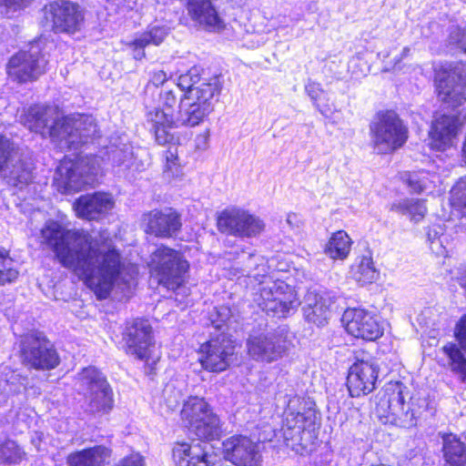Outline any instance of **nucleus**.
Returning a JSON list of instances; mask_svg holds the SVG:
<instances>
[{
    "instance_id": "nucleus-1",
    "label": "nucleus",
    "mask_w": 466,
    "mask_h": 466,
    "mask_svg": "<svg viewBox=\"0 0 466 466\" xmlns=\"http://www.w3.org/2000/svg\"><path fill=\"white\" fill-rule=\"evenodd\" d=\"M41 243L51 249L59 263L72 269L99 299L108 297L114 288L128 292L137 275L135 265H126L116 248L99 245L84 229L68 230L58 222L48 221L41 229Z\"/></svg>"
},
{
    "instance_id": "nucleus-2",
    "label": "nucleus",
    "mask_w": 466,
    "mask_h": 466,
    "mask_svg": "<svg viewBox=\"0 0 466 466\" xmlns=\"http://www.w3.org/2000/svg\"><path fill=\"white\" fill-rule=\"evenodd\" d=\"M19 117L30 131L49 137L61 149H76L99 136L92 116H63L53 106H32Z\"/></svg>"
},
{
    "instance_id": "nucleus-3",
    "label": "nucleus",
    "mask_w": 466,
    "mask_h": 466,
    "mask_svg": "<svg viewBox=\"0 0 466 466\" xmlns=\"http://www.w3.org/2000/svg\"><path fill=\"white\" fill-rule=\"evenodd\" d=\"M315 428L316 411L312 402L299 396L290 398L281 429L286 446L296 453L307 452L313 442Z\"/></svg>"
},
{
    "instance_id": "nucleus-4",
    "label": "nucleus",
    "mask_w": 466,
    "mask_h": 466,
    "mask_svg": "<svg viewBox=\"0 0 466 466\" xmlns=\"http://www.w3.org/2000/svg\"><path fill=\"white\" fill-rule=\"evenodd\" d=\"M177 87L183 92L178 106L187 103L191 107L190 111L201 110L198 116L203 123L214 110V102L220 93L221 85L218 76L201 79L199 69L194 66L177 78Z\"/></svg>"
},
{
    "instance_id": "nucleus-5",
    "label": "nucleus",
    "mask_w": 466,
    "mask_h": 466,
    "mask_svg": "<svg viewBox=\"0 0 466 466\" xmlns=\"http://www.w3.org/2000/svg\"><path fill=\"white\" fill-rule=\"evenodd\" d=\"M255 270L258 272H248V277L261 286L257 301L263 311L274 317L285 318L299 305L294 289L284 281L275 280L267 275L264 265H261L263 274H260L258 268Z\"/></svg>"
},
{
    "instance_id": "nucleus-6",
    "label": "nucleus",
    "mask_w": 466,
    "mask_h": 466,
    "mask_svg": "<svg viewBox=\"0 0 466 466\" xmlns=\"http://www.w3.org/2000/svg\"><path fill=\"white\" fill-rule=\"evenodd\" d=\"M187 103L178 106V111L176 115L169 114L167 110L160 107L148 108L146 112L147 125L155 135V139L159 145L175 144L176 137L171 133V129L180 127H194L199 126V110H191Z\"/></svg>"
},
{
    "instance_id": "nucleus-7",
    "label": "nucleus",
    "mask_w": 466,
    "mask_h": 466,
    "mask_svg": "<svg viewBox=\"0 0 466 466\" xmlns=\"http://www.w3.org/2000/svg\"><path fill=\"white\" fill-rule=\"evenodd\" d=\"M374 149L380 154L400 148L408 139V127L394 111L377 114L370 126Z\"/></svg>"
},
{
    "instance_id": "nucleus-8",
    "label": "nucleus",
    "mask_w": 466,
    "mask_h": 466,
    "mask_svg": "<svg viewBox=\"0 0 466 466\" xmlns=\"http://www.w3.org/2000/svg\"><path fill=\"white\" fill-rule=\"evenodd\" d=\"M151 266L158 284L168 290H176L186 282L189 268L180 252L165 246L152 254Z\"/></svg>"
},
{
    "instance_id": "nucleus-9",
    "label": "nucleus",
    "mask_w": 466,
    "mask_h": 466,
    "mask_svg": "<svg viewBox=\"0 0 466 466\" xmlns=\"http://www.w3.org/2000/svg\"><path fill=\"white\" fill-rule=\"evenodd\" d=\"M97 172L98 162L96 157L64 159L56 167L55 181L64 193L69 194L92 184Z\"/></svg>"
},
{
    "instance_id": "nucleus-10",
    "label": "nucleus",
    "mask_w": 466,
    "mask_h": 466,
    "mask_svg": "<svg viewBox=\"0 0 466 466\" xmlns=\"http://www.w3.org/2000/svg\"><path fill=\"white\" fill-rule=\"evenodd\" d=\"M48 60L42 53V41L32 43L28 50L12 56L6 65L8 77L17 83L35 81L46 73Z\"/></svg>"
},
{
    "instance_id": "nucleus-11",
    "label": "nucleus",
    "mask_w": 466,
    "mask_h": 466,
    "mask_svg": "<svg viewBox=\"0 0 466 466\" xmlns=\"http://www.w3.org/2000/svg\"><path fill=\"white\" fill-rule=\"evenodd\" d=\"M78 380L87 403L86 410L95 415L109 413L114 407L113 391L102 373L88 367L82 370Z\"/></svg>"
},
{
    "instance_id": "nucleus-12",
    "label": "nucleus",
    "mask_w": 466,
    "mask_h": 466,
    "mask_svg": "<svg viewBox=\"0 0 466 466\" xmlns=\"http://www.w3.org/2000/svg\"><path fill=\"white\" fill-rule=\"evenodd\" d=\"M23 363L35 370H52L59 364L53 344L40 332L24 335L20 341Z\"/></svg>"
},
{
    "instance_id": "nucleus-13",
    "label": "nucleus",
    "mask_w": 466,
    "mask_h": 466,
    "mask_svg": "<svg viewBox=\"0 0 466 466\" xmlns=\"http://www.w3.org/2000/svg\"><path fill=\"white\" fill-rule=\"evenodd\" d=\"M42 11L45 21L56 34H75L84 24V10L71 1L55 0L46 5Z\"/></svg>"
},
{
    "instance_id": "nucleus-14",
    "label": "nucleus",
    "mask_w": 466,
    "mask_h": 466,
    "mask_svg": "<svg viewBox=\"0 0 466 466\" xmlns=\"http://www.w3.org/2000/svg\"><path fill=\"white\" fill-rule=\"evenodd\" d=\"M285 328L252 335L247 341L248 355L255 360L270 363L280 359L288 350Z\"/></svg>"
},
{
    "instance_id": "nucleus-15",
    "label": "nucleus",
    "mask_w": 466,
    "mask_h": 466,
    "mask_svg": "<svg viewBox=\"0 0 466 466\" xmlns=\"http://www.w3.org/2000/svg\"><path fill=\"white\" fill-rule=\"evenodd\" d=\"M218 229L221 233L241 238H253L264 229V223L258 217L237 208H226L219 213L217 219Z\"/></svg>"
},
{
    "instance_id": "nucleus-16",
    "label": "nucleus",
    "mask_w": 466,
    "mask_h": 466,
    "mask_svg": "<svg viewBox=\"0 0 466 466\" xmlns=\"http://www.w3.org/2000/svg\"><path fill=\"white\" fill-rule=\"evenodd\" d=\"M233 354V341L225 334H220L201 345L199 360L205 370L221 372L229 366V359Z\"/></svg>"
},
{
    "instance_id": "nucleus-17",
    "label": "nucleus",
    "mask_w": 466,
    "mask_h": 466,
    "mask_svg": "<svg viewBox=\"0 0 466 466\" xmlns=\"http://www.w3.org/2000/svg\"><path fill=\"white\" fill-rule=\"evenodd\" d=\"M224 456L236 466H260L259 445L249 438L234 435L222 443Z\"/></svg>"
},
{
    "instance_id": "nucleus-18",
    "label": "nucleus",
    "mask_w": 466,
    "mask_h": 466,
    "mask_svg": "<svg viewBox=\"0 0 466 466\" xmlns=\"http://www.w3.org/2000/svg\"><path fill=\"white\" fill-rule=\"evenodd\" d=\"M173 459L177 466H215L218 456L208 443L193 441L177 443L173 449Z\"/></svg>"
},
{
    "instance_id": "nucleus-19",
    "label": "nucleus",
    "mask_w": 466,
    "mask_h": 466,
    "mask_svg": "<svg viewBox=\"0 0 466 466\" xmlns=\"http://www.w3.org/2000/svg\"><path fill=\"white\" fill-rule=\"evenodd\" d=\"M342 321L347 332L355 338L375 340L382 335V329L374 315L365 309H347Z\"/></svg>"
},
{
    "instance_id": "nucleus-20",
    "label": "nucleus",
    "mask_w": 466,
    "mask_h": 466,
    "mask_svg": "<svg viewBox=\"0 0 466 466\" xmlns=\"http://www.w3.org/2000/svg\"><path fill=\"white\" fill-rule=\"evenodd\" d=\"M379 368L373 361L359 360L351 365L347 377V387L351 397L370 393L378 379Z\"/></svg>"
},
{
    "instance_id": "nucleus-21",
    "label": "nucleus",
    "mask_w": 466,
    "mask_h": 466,
    "mask_svg": "<svg viewBox=\"0 0 466 466\" xmlns=\"http://www.w3.org/2000/svg\"><path fill=\"white\" fill-rule=\"evenodd\" d=\"M125 340L127 353L135 355L139 360H147L153 348L152 328L144 319H136L127 327Z\"/></svg>"
},
{
    "instance_id": "nucleus-22",
    "label": "nucleus",
    "mask_w": 466,
    "mask_h": 466,
    "mask_svg": "<svg viewBox=\"0 0 466 466\" xmlns=\"http://www.w3.org/2000/svg\"><path fill=\"white\" fill-rule=\"evenodd\" d=\"M439 96L446 104L456 107L466 102V66L455 67L440 80Z\"/></svg>"
},
{
    "instance_id": "nucleus-23",
    "label": "nucleus",
    "mask_w": 466,
    "mask_h": 466,
    "mask_svg": "<svg viewBox=\"0 0 466 466\" xmlns=\"http://www.w3.org/2000/svg\"><path fill=\"white\" fill-rule=\"evenodd\" d=\"M147 233L158 238H171L180 229L182 223L178 213L172 208L152 210L145 215Z\"/></svg>"
},
{
    "instance_id": "nucleus-24",
    "label": "nucleus",
    "mask_w": 466,
    "mask_h": 466,
    "mask_svg": "<svg viewBox=\"0 0 466 466\" xmlns=\"http://www.w3.org/2000/svg\"><path fill=\"white\" fill-rule=\"evenodd\" d=\"M462 120L459 116L441 115L432 122L430 131L431 147L439 151H444L452 146Z\"/></svg>"
},
{
    "instance_id": "nucleus-25",
    "label": "nucleus",
    "mask_w": 466,
    "mask_h": 466,
    "mask_svg": "<svg viewBox=\"0 0 466 466\" xmlns=\"http://www.w3.org/2000/svg\"><path fill=\"white\" fill-rule=\"evenodd\" d=\"M186 7L190 19L199 27L210 32L223 28V22L211 0H187Z\"/></svg>"
},
{
    "instance_id": "nucleus-26",
    "label": "nucleus",
    "mask_w": 466,
    "mask_h": 466,
    "mask_svg": "<svg viewBox=\"0 0 466 466\" xmlns=\"http://www.w3.org/2000/svg\"><path fill=\"white\" fill-rule=\"evenodd\" d=\"M113 205L109 195L98 192L81 196L76 200L74 208L79 218L96 220L107 214Z\"/></svg>"
},
{
    "instance_id": "nucleus-27",
    "label": "nucleus",
    "mask_w": 466,
    "mask_h": 466,
    "mask_svg": "<svg viewBox=\"0 0 466 466\" xmlns=\"http://www.w3.org/2000/svg\"><path fill=\"white\" fill-rule=\"evenodd\" d=\"M32 170L33 164L27 157L13 152L0 174L7 178L10 185L22 187L31 182Z\"/></svg>"
},
{
    "instance_id": "nucleus-28",
    "label": "nucleus",
    "mask_w": 466,
    "mask_h": 466,
    "mask_svg": "<svg viewBox=\"0 0 466 466\" xmlns=\"http://www.w3.org/2000/svg\"><path fill=\"white\" fill-rule=\"evenodd\" d=\"M329 307V299L313 291H309L304 299V317L307 321L319 327L324 326L330 316Z\"/></svg>"
},
{
    "instance_id": "nucleus-29",
    "label": "nucleus",
    "mask_w": 466,
    "mask_h": 466,
    "mask_svg": "<svg viewBox=\"0 0 466 466\" xmlns=\"http://www.w3.org/2000/svg\"><path fill=\"white\" fill-rule=\"evenodd\" d=\"M169 29L165 25H153L146 32L136 36L127 44L133 52V57L140 60L145 57V47L148 45H160L168 35Z\"/></svg>"
},
{
    "instance_id": "nucleus-30",
    "label": "nucleus",
    "mask_w": 466,
    "mask_h": 466,
    "mask_svg": "<svg viewBox=\"0 0 466 466\" xmlns=\"http://www.w3.org/2000/svg\"><path fill=\"white\" fill-rule=\"evenodd\" d=\"M169 29L165 25H153L146 32L136 36L127 44L133 52V57L140 60L145 57V47L148 45H160L168 35Z\"/></svg>"
},
{
    "instance_id": "nucleus-31",
    "label": "nucleus",
    "mask_w": 466,
    "mask_h": 466,
    "mask_svg": "<svg viewBox=\"0 0 466 466\" xmlns=\"http://www.w3.org/2000/svg\"><path fill=\"white\" fill-rule=\"evenodd\" d=\"M110 455L109 449L98 445L69 454L67 463L69 466H105Z\"/></svg>"
},
{
    "instance_id": "nucleus-32",
    "label": "nucleus",
    "mask_w": 466,
    "mask_h": 466,
    "mask_svg": "<svg viewBox=\"0 0 466 466\" xmlns=\"http://www.w3.org/2000/svg\"><path fill=\"white\" fill-rule=\"evenodd\" d=\"M443 458L449 466H466V444L453 433L441 434Z\"/></svg>"
},
{
    "instance_id": "nucleus-33",
    "label": "nucleus",
    "mask_w": 466,
    "mask_h": 466,
    "mask_svg": "<svg viewBox=\"0 0 466 466\" xmlns=\"http://www.w3.org/2000/svg\"><path fill=\"white\" fill-rule=\"evenodd\" d=\"M401 404H403L402 386L396 384L391 393L386 392L380 398L375 407V412L380 420L385 419L384 422H390L394 411H397V408Z\"/></svg>"
},
{
    "instance_id": "nucleus-34",
    "label": "nucleus",
    "mask_w": 466,
    "mask_h": 466,
    "mask_svg": "<svg viewBox=\"0 0 466 466\" xmlns=\"http://www.w3.org/2000/svg\"><path fill=\"white\" fill-rule=\"evenodd\" d=\"M352 241L348 233L339 230L333 233L325 246L324 253L332 259L343 260L348 258Z\"/></svg>"
},
{
    "instance_id": "nucleus-35",
    "label": "nucleus",
    "mask_w": 466,
    "mask_h": 466,
    "mask_svg": "<svg viewBox=\"0 0 466 466\" xmlns=\"http://www.w3.org/2000/svg\"><path fill=\"white\" fill-rule=\"evenodd\" d=\"M212 412L210 406L203 398L189 397L184 402L181 410V419L189 427L199 419Z\"/></svg>"
},
{
    "instance_id": "nucleus-36",
    "label": "nucleus",
    "mask_w": 466,
    "mask_h": 466,
    "mask_svg": "<svg viewBox=\"0 0 466 466\" xmlns=\"http://www.w3.org/2000/svg\"><path fill=\"white\" fill-rule=\"evenodd\" d=\"M198 439L211 441L220 434V420L214 412L199 419L188 427Z\"/></svg>"
},
{
    "instance_id": "nucleus-37",
    "label": "nucleus",
    "mask_w": 466,
    "mask_h": 466,
    "mask_svg": "<svg viewBox=\"0 0 466 466\" xmlns=\"http://www.w3.org/2000/svg\"><path fill=\"white\" fill-rule=\"evenodd\" d=\"M22 377L7 366L0 367V404L11 394L18 393L23 386Z\"/></svg>"
},
{
    "instance_id": "nucleus-38",
    "label": "nucleus",
    "mask_w": 466,
    "mask_h": 466,
    "mask_svg": "<svg viewBox=\"0 0 466 466\" xmlns=\"http://www.w3.org/2000/svg\"><path fill=\"white\" fill-rule=\"evenodd\" d=\"M442 350L449 358V367L457 376L458 380L466 384V358L454 343H448L443 346Z\"/></svg>"
},
{
    "instance_id": "nucleus-39",
    "label": "nucleus",
    "mask_w": 466,
    "mask_h": 466,
    "mask_svg": "<svg viewBox=\"0 0 466 466\" xmlns=\"http://www.w3.org/2000/svg\"><path fill=\"white\" fill-rule=\"evenodd\" d=\"M379 275L370 256L361 257L352 268V277L360 285L373 283L378 279Z\"/></svg>"
},
{
    "instance_id": "nucleus-40",
    "label": "nucleus",
    "mask_w": 466,
    "mask_h": 466,
    "mask_svg": "<svg viewBox=\"0 0 466 466\" xmlns=\"http://www.w3.org/2000/svg\"><path fill=\"white\" fill-rule=\"evenodd\" d=\"M106 153L113 166L122 167L123 170L130 168L134 157L131 145L127 143H121L119 146L111 145Z\"/></svg>"
},
{
    "instance_id": "nucleus-41",
    "label": "nucleus",
    "mask_w": 466,
    "mask_h": 466,
    "mask_svg": "<svg viewBox=\"0 0 466 466\" xmlns=\"http://www.w3.org/2000/svg\"><path fill=\"white\" fill-rule=\"evenodd\" d=\"M392 210L410 216L414 222L421 220L427 211L424 201L415 198H407L393 204Z\"/></svg>"
},
{
    "instance_id": "nucleus-42",
    "label": "nucleus",
    "mask_w": 466,
    "mask_h": 466,
    "mask_svg": "<svg viewBox=\"0 0 466 466\" xmlns=\"http://www.w3.org/2000/svg\"><path fill=\"white\" fill-rule=\"evenodd\" d=\"M25 457V452L14 441L0 443V463L18 464Z\"/></svg>"
},
{
    "instance_id": "nucleus-43",
    "label": "nucleus",
    "mask_w": 466,
    "mask_h": 466,
    "mask_svg": "<svg viewBox=\"0 0 466 466\" xmlns=\"http://www.w3.org/2000/svg\"><path fill=\"white\" fill-rule=\"evenodd\" d=\"M417 419L416 411L410 409L409 404L405 406L403 402L400 407L397 408V411H394L390 422L401 428H410L417 424Z\"/></svg>"
},
{
    "instance_id": "nucleus-44",
    "label": "nucleus",
    "mask_w": 466,
    "mask_h": 466,
    "mask_svg": "<svg viewBox=\"0 0 466 466\" xmlns=\"http://www.w3.org/2000/svg\"><path fill=\"white\" fill-rule=\"evenodd\" d=\"M0 286L15 281L18 277V270L15 268V262L10 258H5V251L0 250Z\"/></svg>"
},
{
    "instance_id": "nucleus-45",
    "label": "nucleus",
    "mask_w": 466,
    "mask_h": 466,
    "mask_svg": "<svg viewBox=\"0 0 466 466\" xmlns=\"http://www.w3.org/2000/svg\"><path fill=\"white\" fill-rule=\"evenodd\" d=\"M305 91L308 96L310 97L313 105L318 108V110L322 114L326 115L329 110L321 108L319 100L321 96L324 94V90L322 89L320 84L309 80L305 85Z\"/></svg>"
},
{
    "instance_id": "nucleus-46",
    "label": "nucleus",
    "mask_w": 466,
    "mask_h": 466,
    "mask_svg": "<svg viewBox=\"0 0 466 466\" xmlns=\"http://www.w3.org/2000/svg\"><path fill=\"white\" fill-rule=\"evenodd\" d=\"M13 152L10 140L0 134V171L3 170Z\"/></svg>"
},
{
    "instance_id": "nucleus-47",
    "label": "nucleus",
    "mask_w": 466,
    "mask_h": 466,
    "mask_svg": "<svg viewBox=\"0 0 466 466\" xmlns=\"http://www.w3.org/2000/svg\"><path fill=\"white\" fill-rule=\"evenodd\" d=\"M164 398L167 406L170 410H175L182 400V395L179 391H176L172 385H167L164 390Z\"/></svg>"
},
{
    "instance_id": "nucleus-48",
    "label": "nucleus",
    "mask_w": 466,
    "mask_h": 466,
    "mask_svg": "<svg viewBox=\"0 0 466 466\" xmlns=\"http://www.w3.org/2000/svg\"><path fill=\"white\" fill-rule=\"evenodd\" d=\"M160 102L165 110H172L177 103V97L175 90L172 88L165 87L160 93Z\"/></svg>"
},
{
    "instance_id": "nucleus-49",
    "label": "nucleus",
    "mask_w": 466,
    "mask_h": 466,
    "mask_svg": "<svg viewBox=\"0 0 466 466\" xmlns=\"http://www.w3.org/2000/svg\"><path fill=\"white\" fill-rule=\"evenodd\" d=\"M455 337L460 347L466 352V315L461 318L455 328Z\"/></svg>"
},
{
    "instance_id": "nucleus-50",
    "label": "nucleus",
    "mask_w": 466,
    "mask_h": 466,
    "mask_svg": "<svg viewBox=\"0 0 466 466\" xmlns=\"http://www.w3.org/2000/svg\"><path fill=\"white\" fill-rule=\"evenodd\" d=\"M408 185L411 191L420 193L426 188V183L417 174L410 175L408 178Z\"/></svg>"
},
{
    "instance_id": "nucleus-51",
    "label": "nucleus",
    "mask_w": 466,
    "mask_h": 466,
    "mask_svg": "<svg viewBox=\"0 0 466 466\" xmlns=\"http://www.w3.org/2000/svg\"><path fill=\"white\" fill-rule=\"evenodd\" d=\"M168 77L167 73L163 70H157L150 73V77L148 80V85H153L155 86H159L163 85L166 81H167Z\"/></svg>"
},
{
    "instance_id": "nucleus-52",
    "label": "nucleus",
    "mask_w": 466,
    "mask_h": 466,
    "mask_svg": "<svg viewBox=\"0 0 466 466\" xmlns=\"http://www.w3.org/2000/svg\"><path fill=\"white\" fill-rule=\"evenodd\" d=\"M118 466H144L143 457L138 453H132L125 457Z\"/></svg>"
},
{
    "instance_id": "nucleus-53",
    "label": "nucleus",
    "mask_w": 466,
    "mask_h": 466,
    "mask_svg": "<svg viewBox=\"0 0 466 466\" xmlns=\"http://www.w3.org/2000/svg\"><path fill=\"white\" fill-rule=\"evenodd\" d=\"M177 144H178L177 137H176L175 144H170L171 147L166 151V159L169 167H171V165H176L177 159V148L175 147Z\"/></svg>"
},
{
    "instance_id": "nucleus-54",
    "label": "nucleus",
    "mask_w": 466,
    "mask_h": 466,
    "mask_svg": "<svg viewBox=\"0 0 466 466\" xmlns=\"http://www.w3.org/2000/svg\"><path fill=\"white\" fill-rule=\"evenodd\" d=\"M218 314L222 317V319L220 320L213 321V323L217 329H221L229 315V309L228 308H220Z\"/></svg>"
},
{
    "instance_id": "nucleus-55",
    "label": "nucleus",
    "mask_w": 466,
    "mask_h": 466,
    "mask_svg": "<svg viewBox=\"0 0 466 466\" xmlns=\"http://www.w3.org/2000/svg\"><path fill=\"white\" fill-rule=\"evenodd\" d=\"M26 0H0V5H5L6 7H9V8H17V7H20L22 6V5L25 2Z\"/></svg>"
},
{
    "instance_id": "nucleus-56",
    "label": "nucleus",
    "mask_w": 466,
    "mask_h": 466,
    "mask_svg": "<svg viewBox=\"0 0 466 466\" xmlns=\"http://www.w3.org/2000/svg\"><path fill=\"white\" fill-rule=\"evenodd\" d=\"M458 44L460 47L466 53V30H458Z\"/></svg>"
},
{
    "instance_id": "nucleus-57",
    "label": "nucleus",
    "mask_w": 466,
    "mask_h": 466,
    "mask_svg": "<svg viewBox=\"0 0 466 466\" xmlns=\"http://www.w3.org/2000/svg\"><path fill=\"white\" fill-rule=\"evenodd\" d=\"M410 51V47H407V46H406V47H404V48L402 49V52H401L400 56V57H398V58H395V64H394V66H393V68L397 67V66H398V65L400 63V61H401L404 57H406V56H409Z\"/></svg>"
},
{
    "instance_id": "nucleus-58",
    "label": "nucleus",
    "mask_w": 466,
    "mask_h": 466,
    "mask_svg": "<svg viewBox=\"0 0 466 466\" xmlns=\"http://www.w3.org/2000/svg\"><path fill=\"white\" fill-rule=\"evenodd\" d=\"M421 452H422V449L416 447L415 450H410L408 452L407 457H409L410 459H413V458L417 457L418 455H420Z\"/></svg>"
},
{
    "instance_id": "nucleus-59",
    "label": "nucleus",
    "mask_w": 466,
    "mask_h": 466,
    "mask_svg": "<svg viewBox=\"0 0 466 466\" xmlns=\"http://www.w3.org/2000/svg\"><path fill=\"white\" fill-rule=\"evenodd\" d=\"M35 435H36V438L32 439V443L35 446L37 451H40L41 450V447H40L41 435L38 433H35Z\"/></svg>"
},
{
    "instance_id": "nucleus-60",
    "label": "nucleus",
    "mask_w": 466,
    "mask_h": 466,
    "mask_svg": "<svg viewBox=\"0 0 466 466\" xmlns=\"http://www.w3.org/2000/svg\"><path fill=\"white\" fill-rule=\"evenodd\" d=\"M428 237H429V239L433 243V240H432V238H436V233H434L433 235H431V232L428 233Z\"/></svg>"
},
{
    "instance_id": "nucleus-61",
    "label": "nucleus",
    "mask_w": 466,
    "mask_h": 466,
    "mask_svg": "<svg viewBox=\"0 0 466 466\" xmlns=\"http://www.w3.org/2000/svg\"><path fill=\"white\" fill-rule=\"evenodd\" d=\"M428 237H429V239L433 243V240H432V238H436V233H434L433 235H431V232L428 233Z\"/></svg>"
},
{
    "instance_id": "nucleus-62",
    "label": "nucleus",
    "mask_w": 466,
    "mask_h": 466,
    "mask_svg": "<svg viewBox=\"0 0 466 466\" xmlns=\"http://www.w3.org/2000/svg\"><path fill=\"white\" fill-rule=\"evenodd\" d=\"M428 237H429V239L433 243V240H432V238H436V233H434L433 235H431V232L428 233Z\"/></svg>"
},
{
    "instance_id": "nucleus-63",
    "label": "nucleus",
    "mask_w": 466,
    "mask_h": 466,
    "mask_svg": "<svg viewBox=\"0 0 466 466\" xmlns=\"http://www.w3.org/2000/svg\"><path fill=\"white\" fill-rule=\"evenodd\" d=\"M429 314H431V309H425L423 312H422V315L423 316H427Z\"/></svg>"
},
{
    "instance_id": "nucleus-64",
    "label": "nucleus",
    "mask_w": 466,
    "mask_h": 466,
    "mask_svg": "<svg viewBox=\"0 0 466 466\" xmlns=\"http://www.w3.org/2000/svg\"><path fill=\"white\" fill-rule=\"evenodd\" d=\"M253 258V255L249 254L248 258L251 259Z\"/></svg>"
}]
</instances>
